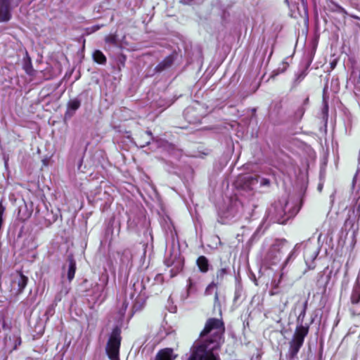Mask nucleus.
Segmentation results:
<instances>
[{"mask_svg": "<svg viewBox=\"0 0 360 360\" xmlns=\"http://www.w3.org/2000/svg\"><path fill=\"white\" fill-rule=\"evenodd\" d=\"M225 323L222 318H209L205 321L197 345L199 360H219L214 351L220 350L224 343Z\"/></svg>", "mask_w": 360, "mask_h": 360, "instance_id": "1", "label": "nucleus"}, {"mask_svg": "<svg viewBox=\"0 0 360 360\" xmlns=\"http://www.w3.org/2000/svg\"><path fill=\"white\" fill-rule=\"evenodd\" d=\"M309 326H304L301 323L296 326L292 338L289 342L288 354L289 360H293L297 356L304 344L305 338L309 333Z\"/></svg>", "mask_w": 360, "mask_h": 360, "instance_id": "2", "label": "nucleus"}, {"mask_svg": "<svg viewBox=\"0 0 360 360\" xmlns=\"http://www.w3.org/2000/svg\"><path fill=\"white\" fill-rule=\"evenodd\" d=\"M122 340L121 328L116 326L112 328L105 347L106 354L110 360H119Z\"/></svg>", "mask_w": 360, "mask_h": 360, "instance_id": "3", "label": "nucleus"}, {"mask_svg": "<svg viewBox=\"0 0 360 360\" xmlns=\"http://www.w3.org/2000/svg\"><path fill=\"white\" fill-rule=\"evenodd\" d=\"M290 249L286 240H276L268 252V257L274 260H278L281 256L285 254Z\"/></svg>", "mask_w": 360, "mask_h": 360, "instance_id": "4", "label": "nucleus"}, {"mask_svg": "<svg viewBox=\"0 0 360 360\" xmlns=\"http://www.w3.org/2000/svg\"><path fill=\"white\" fill-rule=\"evenodd\" d=\"M258 183V176L240 175L236 181L237 186L244 191H252Z\"/></svg>", "mask_w": 360, "mask_h": 360, "instance_id": "5", "label": "nucleus"}, {"mask_svg": "<svg viewBox=\"0 0 360 360\" xmlns=\"http://www.w3.org/2000/svg\"><path fill=\"white\" fill-rule=\"evenodd\" d=\"M229 274V267L223 266L221 264V268L217 271L216 276L213 281H212L205 289V294H210V290L213 288H217L218 285L223 281L226 275Z\"/></svg>", "mask_w": 360, "mask_h": 360, "instance_id": "6", "label": "nucleus"}, {"mask_svg": "<svg viewBox=\"0 0 360 360\" xmlns=\"http://www.w3.org/2000/svg\"><path fill=\"white\" fill-rule=\"evenodd\" d=\"M165 264L167 266H172L170 269V278H174L177 276L184 269V259L178 257H175L173 260L166 259Z\"/></svg>", "mask_w": 360, "mask_h": 360, "instance_id": "7", "label": "nucleus"}, {"mask_svg": "<svg viewBox=\"0 0 360 360\" xmlns=\"http://www.w3.org/2000/svg\"><path fill=\"white\" fill-rule=\"evenodd\" d=\"M12 0H0V22H7L12 18Z\"/></svg>", "mask_w": 360, "mask_h": 360, "instance_id": "8", "label": "nucleus"}, {"mask_svg": "<svg viewBox=\"0 0 360 360\" xmlns=\"http://www.w3.org/2000/svg\"><path fill=\"white\" fill-rule=\"evenodd\" d=\"M176 57V53L173 52L169 56H166L162 61H160L154 68L155 73H160L165 70L169 69L174 64Z\"/></svg>", "mask_w": 360, "mask_h": 360, "instance_id": "9", "label": "nucleus"}, {"mask_svg": "<svg viewBox=\"0 0 360 360\" xmlns=\"http://www.w3.org/2000/svg\"><path fill=\"white\" fill-rule=\"evenodd\" d=\"M360 284H356L353 287L350 296L349 312L352 316V309H358L360 306Z\"/></svg>", "mask_w": 360, "mask_h": 360, "instance_id": "10", "label": "nucleus"}, {"mask_svg": "<svg viewBox=\"0 0 360 360\" xmlns=\"http://www.w3.org/2000/svg\"><path fill=\"white\" fill-rule=\"evenodd\" d=\"M175 358L173 349L166 347L158 352L154 360H174Z\"/></svg>", "mask_w": 360, "mask_h": 360, "instance_id": "11", "label": "nucleus"}, {"mask_svg": "<svg viewBox=\"0 0 360 360\" xmlns=\"http://www.w3.org/2000/svg\"><path fill=\"white\" fill-rule=\"evenodd\" d=\"M309 103V96H307L303 103H302V105L299 106L295 110V112H293V115L291 116V118L293 121L295 122H300L304 113H305V111H306V109H305V106L307 105Z\"/></svg>", "mask_w": 360, "mask_h": 360, "instance_id": "12", "label": "nucleus"}, {"mask_svg": "<svg viewBox=\"0 0 360 360\" xmlns=\"http://www.w3.org/2000/svg\"><path fill=\"white\" fill-rule=\"evenodd\" d=\"M22 68L27 75L32 76L34 74V70L32 67V59L27 51L25 52V56L23 58Z\"/></svg>", "mask_w": 360, "mask_h": 360, "instance_id": "13", "label": "nucleus"}, {"mask_svg": "<svg viewBox=\"0 0 360 360\" xmlns=\"http://www.w3.org/2000/svg\"><path fill=\"white\" fill-rule=\"evenodd\" d=\"M196 264L202 273H207L209 271V260L205 256H199L196 259Z\"/></svg>", "mask_w": 360, "mask_h": 360, "instance_id": "14", "label": "nucleus"}, {"mask_svg": "<svg viewBox=\"0 0 360 360\" xmlns=\"http://www.w3.org/2000/svg\"><path fill=\"white\" fill-rule=\"evenodd\" d=\"M17 273L18 274V278L17 281L18 284V293L20 294L22 292L25 288L26 287L27 282H28V278L23 274L22 271H18Z\"/></svg>", "mask_w": 360, "mask_h": 360, "instance_id": "15", "label": "nucleus"}, {"mask_svg": "<svg viewBox=\"0 0 360 360\" xmlns=\"http://www.w3.org/2000/svg\"><path fill=\"white\" fill-rule=\"evenodd\" d=\"M69 266L67 274V277L69 282H71L75 275L76 272V262L72 257L68 258Z\"/></svg>", "mask_w": 360, "mask_h": 360, "instance_id": "16", "label": "nucleus"}, {"mask_svg": "<svg viewBox=\"0 0 360 360\" xmlns=\"http://www.w3.org/2000/svg\"><path fill=\"white\" fill-rule=\"evenodd\" d=\"M92 56L94 60L98 64L104 65L107 62L105 56L100 50L94 51Z\"/></svg>", "mask_w": 360, "mask_h": 360, "instance_id": "17", "label": "nucleus"}, {"mask_svg": "<svg viewBox=\"0 0 360 360\" xmlns=\"http://www.w3.org/2000/svg\"><path fill=\"white\" fill-rule=\"evenodd\" d=\"M105 42L106 44L117 46L118 45L117 34L116 33L110 34L105 37Z\"/></svg>", "mask_w": 360, "mask_h": 360, "instance_id": "18", "label": "nucleus"}, {"mask_svg": "<svg viewBox=\"0 0 360 360\" xmlns=\"http://www.w3.org/2000/svg\"><path fill=\"white\" fill-rule=\"evenodd\" d=\"M81 105V101L75 98L73 99H71L68 103V109L72 111H76L79 108Z\"/></svg>", "mask_w": 360, "mask_h": 360, "instance_id": "19", "label": "nucleus"}, {"mask_svg": "<svg viewBox=\"0 0 360 360\" xmlns=\"http://www.w3.org/2000/svg\"><path fill=\"white\" fill-rule=\"evenodd\" d=\"M125 255H130L129 257V258H127V261L129 262L130 259H131V255L130 254V251L128 249H125L122 252V258H121V262L122 263H124L125 262V260H124V256Z\"/></svg>", "mask_w": 360, "mask_h": 360, "instance_id": "20", "label": "nucleus"}, {"mask_svg": "<svg viewBox=\"0 0 360 360\" xmlns=\"http://www.w3.org/2000/svg\"><path fill=\"white\" fill-rule=\"evenodd\" d=\"M193 286H194V283H193V280L191 278H189L187 280V293L188 294H190L191 292H193Z\"/></svg>", "mask_w": 360, "mask_h": 360, "instance_id": "21", "label": "nucleus"}, {"mask_svg": "<svg viewBox=\"0 0 360 360\" xmlns=\"http://www.w3.org/2000/svg\"><path fill=\"white\" fill-rule=\"evenodd\" d=\"M188 360H199L198 352H197V346L195 347V349L192 352V354Z\"/></svg>", "mask_w": 360, "mask_h": 360, "instance_id": "22", "label": "nucleus"}, {"mask_svg": "<svg viewBox=\"0 0 360 360\" xmlns=\"http://www.w3.org/2000/svg\"><path fill=\"white\" fill-rule=\"evenodd\" d=\"M271 184V181L267 178H262L260 181L261 186H269Z\"/></svg>", "mask_w": 360, "mask_h": 360, "instance_id": "23", "label": "nucleus"}, {"mask_svg": "<svg viewBox=\"0 0 360 360\" xmlns=\"http://www.w3.org/2000/svg\"><path fill=\"white\" fill-rule=\"evenodd\" d=\"M6 211V207L3 205L2 201H0V219H4L3 217Z\"/></svg>", "mask_w": 360, "mask_h": 360, "instance_id": "24", "label": "nucleus"}, {"mask_svg": "<svg viewBox=\"0 0 360 360\" xmlns=\"http://www.w3.org/2000/svg\"><path fill=\"white\" fill-rule=\"evenodd\" d=\"M306 311L307 310H304V309H302L301 312L300 313L298 317H297V321H299L300 320H301V322L303 321L305 316H306Z\"/></svg>", "mask_w": 360, "mask_h": 360, "instance_id": "25", "label": "nucleus"}, {"mask_svg": "<svg viewBox=\"0 0 360 360\" xmlns=\"http://www.w3.org/2000/svg\"><path fill=\"white\" fill-rule=\"evenodd\" d=\"M307 75V73L305 71H302L301 72L297 77V79L296 80L297 82H301L302 79H304V78L306 77Z\"/></svg>", "mask_w": 360, "mask_h": 360, "instance_id": "26", "label": "nucleus"}, {"mask_svg": "<svg viewBox=\"0 0 360 360\" xmlns=\"http://www.w3.org/2000/svg\"><path fill=\"white\" fill-rule=\"evenodd\" d=\"M360 315V306L358 309H352V316H359Z\"/></svg>", "mask_w": 360, "mask_h": 360, "instance_id": "27", "label": "nucleus"}, {"mask_svg": "<svg viewBox=\"0 0 360 360\" xmlns=\"http://www.w3.org/2000/svg\"><path fill=\"white\" fill-rule=\"evenodd\" d=\"M32 215V211H29L27 216L25 217H20V219L22 221H25L27 219H28Z\"/></svg>", "mask_w": 360, "mask_h": 360, "instance_id": "28", "label": "nucleus"}, {"mask_svg": "<svg viewBox=\"0 0 360 360\" xmlns=\"http://www.w3.org/2000/svg\"><path fill=\"white\" fill-rule=\"evenodd\" d=\"M194 0H181V3L183 4H185V5H188V4H191V3L192 1H193Z\"/></svg>", "mask_w": 360, "mask_h": 360, "instance_id": "29", "label": "nucleus"}, {"mask_svg": "<svg viewBox=\"0 0 360 360\" xmlns=\"http://www.w3.org/2000/svg\"><path fill=\"white\" fill-rule=\"evenodd\" d=\"M102 27V25H94L92 27V30L93 32H95V31H97L101 27Z\"/></svg>", "mask_w": 360, "mask_h": 360, "instance_id": "30", "label": "nucleus"}, {"mask_svg": "<svg viewBox=\"0 0 360 360\" xmlns=\"http://www.w3.org/2000/svg\"><path fill=\"white\" fill-rule=\"evenodd\" d=\"M23 0H13L15 6H18Z\"/></svg>", "mask_w": 360, "mask_h": 360, "instance_id": "31", "label": "nucleus"}, {"mask_svg": "<svg viewBox=\"0 0 360 360\" xmlns=\"http://www.w3.org/2000/svg\"><path fill=\"white\" fill-rule=\"evenodd\" d=\"M21 344V339L20 338L18 339V340L16 342L15 345L14 347V349L17 348L18 345H20Z\"/></svg>", "mask_w": 360, "mask_h": 360, "instance_id": "32", "label": "nucleus"}, {"mask_svg": "<svg viewBox=\"0 0 360 360\" xmlns=\"http://www.w3.org/2000/svg\"><path fill=\"white\" fill-rule=\"evenodd\" d=\"M307 305H308V301L306 300L303 304V307H302V309H304V310H307Z\"/></svg>", "mask_w": 360, "mask_h": 360, "instance_id": "33", "label": "nucleus"}, {"mask_svg": "<svg viewBox=\"0 0 360 360\" xmlns=\"http://www.w3.org/2000/svg\"><path fill=\"white\" fill-rule=\"evenodd\" d=\"M127 306H128V303L125 300L123 304H122V307L126 309L127 308Z\"/></svg>", "mask_w": 360, "mask_h": 360, "instance_id": "34", "label": "nucleus"}, {"mask_svg": "<svg viewBox=\"0 0 360 360\" xmlns=\"http://www.w3.org/2000/svg\"><path fill=\"white\" fill-rule=\"evenodd\" d=\"M336 65V62L335 61H333L331 63H330V67L332 69H334Z\"/></svg>", "mask_w": 360, "mask_h": 360, "instance_id": "35", "label": "nucleus"}, {"mask_svg": "<svg viewBox=\"0 0 360 360\" xmlns=\"http://www.w3.org/2000/svg\"><path fill=\"white\" fill-rule=\"evenodd\" d=\"M218 299H219V294H218V292L216 291L215 295H214V300L217 301V300H218Z\"/></svg>", "mask_w": 360, "mask_h": 360, "instance_id": "36", "label": "nucleus"}, {"mask_svg": "<svg viewBox=\"0 0 360 360\" xmlns=\"http://www.w3.org/2000/svg\"><path fill=\"white\" fill-rule=\"evenodd\" d=\"M338 8H339L340 11H341V12H345V9H344L342 7H341V6H338Z\"/></svg>", "mask_w": 360, "mask_h": 360, "instance_id": "37", "label": "nucleus"}, {"mask_svg": "<svg viewBox=\"0 0 360 360\" xmlns=\"http://www.w3.org/2000/svg\"><path fill=\"white\" fill-rule=\"evenodd\" d=\"M146 133H147L148 135L152 136L153 134H152V132L150 131H147Z\"/></svg>", "mask_w": 360, "mask_h": 360, "instance_id": "38", "label": "nucleus"}, {"mask_svg": "<svg viewBox=\"0 0 360 360\" xmlns=\"http://www.w3.org/2000/svg\"><path fill=\"white\" fill-rule=\"evenodd\" d=\"M135 309H136V310L140 309V308H136V304H134L133 306V310H134Z\"/></svg>", "mask_w": 360, "mask_h": 360, "instance_id": "39", "label": "nucleus"}, {"mask_svg": "<svg viewBox=\"0 0 360 360\" xmlns=\"http://www.w3.org/2000/svg\"><path fill=\"white\" fill-rule=\"evenodd\" d=\"M289 260H290V256L286 259V260L285 262V264L289 262Z\"/></svg>", "mask_w": 360, "mask_h": 360, "instance_id": "40", "label": "nucleus"}, {"mask_svg": "<svg viewBox=\"0 0 360 360\" xmlns=\"http://www.w3.org/2000/svg\"><path fill=\"white\" fill-rule=\"evenodd\" d=\"M82 160H80V163H79V166H78V169H79V168H80V167H81V165H82Z\"/></svg>", "mask_w": 360, "mask_h": 360, "instance_id": "41", "label": "nucleus"}, {"mask_svg": "<svg viewBox=\"0 0 360 360\" xmlns=\"http://www.w3.org/2000/svg\"><path fill=\"white\" fill-rule=\"evenodd\" d=\"M270 295H275V293H274V292H270Z\"/></svg>", "mask_w": 360, "mask_h": 360, "instance_id": "42", "label": "nucleus"}, {"mask_svg": "<svg viewBox=\"0 0 360 360\" xmlns=\"http://www.w3.org/2000/svg\"><path fill=\"white\" fill-rule=\"evenodd\" d=\"M326 110H328V105L327 104H326Z\"/></svg>", "mask_w": 360, "mask_h": 360, "instance_id": "43", "label": "nucleus"}]
</instances>
